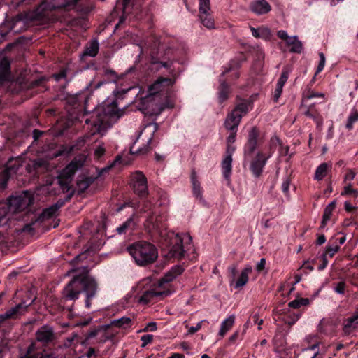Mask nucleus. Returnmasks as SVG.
Wrapping results in <instances>:
<instances>
[{"instance_id":"f257e3e1","label":"nucleus","mask_w":358,"mask_h":358,"mask_svg":"<svg viewBox=\"0 0 358 358\" xmlns=\"http://www.w3.org/2000/svg\"><path fill=\"white\" fill-rule=\"evenodd\" d=\"M33 194L23 191L12 195L6 201H0V228L7 229L17 220H24L25 210L33 203Z\"/></svg>"},{"instance_id":"f03ea898","label":"nucleus","mask_w":358,"mask_h":358,"mask_svg":"<svg viewBox=\"0 0 358 358\" xmlns=\"http://www.w3.org/2000/svg\"><path fill=\"white\" fill-rule=\"evenodd\" d=\"M174 83L175 80L170 78H157L148 87V94L140 98L138 109L144 113H149L150 109L153 110V106H156L159 110L173 107L168 102V98L170 89Z\"/></svg>"},{"instance_id":"7ed1b4c3","label":"nucleus","mask_w":358,"mask_h":358,"mask_svg":"<svg viewBox=\"0 0 358 358\" xmlns=\"http://www.w3.org/2000/svg\"><path fill=\"white\" fill-rule=\"evenodd\" d=\"M88 269L83 268V272L76 274L73 279L65 286L62 291L61 303L64 306L68 301H75L78 299L81 292L86 294L85 306L90 308V300L96 295L97 284L94 278L89 276Z\"/></svg>"},{"instance_id":"20e7f679","label":"nucleus","mask_w":358,"mask_h":358,"mask_svg":"<svg viewBox=\"0 0 358 358\" xmlns=\"http://www.w3.org/2000/svg\"><path fill=\"white\" fill-rule=\"evenodd\" d=\"M141 54H149L152 65H156V69L165 68L171 69L173 64V52L171 48L164 50L160 45L159 38L152 36L148 38L143 45L139 46Z\"/></svg>"},{"instance_id":"39448f33","label":"nucleus","mask_w":358,"mask_h":358,"mask_svg":"<svg viewBox=\"0 0 358 358\" xmlns=\"http://www.w3.org/2000/svg\"><path fill=\"white\" fill-rule=\"evenodd\" d=\"M183 271L184 268L181 266L177 265L172 267L171 269L159 280L157 287H150L143 292V294L140 296L139 301L142 303H147L155 297L169 296L171 292L164 285L171 282Z\"/></svg>"},{"instance_id":"423d86ee","label":"nucleus","mask_w":358,"mask_h":358,"mask_svg":"<svg viewBox=\"0 0 358 358\" xmlns=\"http://www.w3.org/2000/svg\"><path fill=\"white\" fill-rule=\"evenodd\" d=\"M79 0H43L35 9L33 17L37 20L50 21L53 20L52 11L60 8L67 10L73 8Z\"/></svg>"},{"instance_id":"0eeeda50","label":"nucleus","mask_w":358,"mask_h":358,"mask_svg":"<svg viewBox=\"0 0 358 358\" xmlns=\"http://www.w3.org/2000/svg\"><path fill=\"white\" fill-rule=\"evenodd\" d=\"M129 254L139 266H146L153 263L157 258V251L154 245L141 241L128 248Z\"/></svg>"},{"instance_id":"6e6552de","label":"nucleus","mask_w":358,"mask_h":358,"mask_svg":"<svg viewBox=\"0 0 358 358\" xmlns=\"http://www.w3.org/2000/svg\"><path fill=\"white\" fill-rule=\"evenodd\" d=\"M192 238L187 234L176 235L172 240V246L170 249L171 257L180 259L185 257V253L192 248L190 244Z\"/></svg>"},{"instance_id":"1a4fd4ad","label":"nucleus","mask_w":358,"mask_h":358,"mask_svg":"<svg viewBox=\"0 0 358 358\" xmlns=\"http://www.w3.org/2000/svg\"><path fill=\"white\" fill-rule=\"evenodd\" d=\"M22 164V159L18 157L9 159L6 167L0 168V188L4 189L6 187L8 178L17 172Z\"/></svg>"},{"instance_id":"9d476101","label":"nucleus","mask_w":358,"mask_h":358,"mask_svg":"<svg viewBox=\"0 0 358 358\" xmlns=\"http://www.w3.org/2000/svg\"><path fill=\"white\" fill-rule=\"evenodd\" d=\"M271 155V152L265 153L262 151H258L250 161V169L255 177H259L262 174L267 160Z\"/></svg>"},{"instance_id":"9b49d317","label":"nucleus","mask_w":358,"mask_h":358,"mask_svg":"<svg viewBox=\"0 0 358 358\" xmlns=\"http://www.w3.org/2000/svg\"><path fill=\"white\" fill-rule=\"evenodd\" d=\"M141 210L144 213L150 212L146 217V224L148 227L157 230L164 227V225L162 224V217L154 215L152 209V204L150 202L145 201Z\"/></svg>"},{"instance_id":"f8f14e48","label":"nucleus","mask_w":358,"mask_h":358,"mask_svg":"<svg viewBox=\"0 0 358 358\" xmlns=\"http://www.w3.org/2000/svg\"><path fill=\"white\" fill-rule=\"evenodd\" d=\"M57 210L55 208V207L52 205L50 207L44 209L42 213H41L38 215H34V217L31 218V222L29 224H26L23 226L22 230L23 231H31L33 230L32 225H34L36 222H42L45 220L50 219L54 217Z\"/></svg>"},{"instance_id":"ddd939ff","label":"nucleus","mask_w":358,"mask_h":358,"mask_svg":"<svg viewBox=\"0 0 358 358\" xmlns=\"http://www.w3.org/2000/svg\"><path fill=\"white\" fill-rule=\"evenodd\" d=\"M277 36L282 40L285 41L287 46L291 47L289 51L293 53H301L303 50V44L299 40L296 36H290L285 30H280L277 33Z\"/></svg>"},{"instance_id":"4468645a","label":"nucleus","mask_w":358,"mask_h":358,"mask_svg":"<svg viewBox=\"0 0 358 358\" xmlns=\"http://www.w3.org/2000/svg\"><path fill=\"white\" fill-rule=\"evenodd\" d=\"M133 188L135 193L140 196H144L148 193L147 179L144 174L139 171L132 175Z\"/></svg>"},{"instance_id":"2eb2a0df","label":"nucleus","mask_w":358,"mask_h":358,"mask_svg":"<svg viewBox=\"0 0 358 358\" xmlns=\"http://www.w3.org/2000/svg\"><path fill=\"white\" fill-rule=\"evenodd\" d=\"M259 131L256 127H252L248 134V141L244 147V159L249 160L257 146Z\"/></svg>"},{"instance_id":"dca6fc26","label":"nucleus","mask_w":358,"mask_h":358,"mask_svg":"<svg viewBox=\"0 0 358 358\" xmlns=\"http://www.w3.org/2000/svg\"><path fill=\"white\" fill-rule=\"evenodd\" d=\"M34 300L35 298L31 299L29 303L27 301H23L19 304L16 305L15 307H13L7 310L5 313L0 314V323L4 322L7 319L13 318L15 315L24 312L27 308L33 303Z\"/></svg>"},{"instance_id":"f3484780","label":"nucleus","mask_w":358,"mask_h":358,"mask_svg":"<svg viewBox=\"0 0 358 358\" xmlns=\"http://www.w3.org/2000/svg\"><path fill=\"white\" fill-rule=\"evenodd\" d=\"M36 340L43 344L51 343L56 338L53 328L48 325L40 327L36 331Z\"/></svg>"},{"instance_id":"a211bd4d","label":"nucleus","mask_w":358,"mask_h":358,"mask_svg":"<svg viewBox=\"0 0 358 358\" xmlns=\"http://www.w3.org/2000/svg\"><path fill=\"white\" fill-rule=\"evenodd\" d=\"M28 18L26 15L20 13L12 18L8 23L9 29L13 33H21L26 30Z\"/></svg>"},{"instance_id":"6ab92c4d","label":"nucleus","mask_w":358,"mask_h":358,"mask_svg":"<svg viewBox=\"0 0 358 358\" xmlns=\"http://www.w3.org/2000/svg\"><path fill=\"white\" fill-rule=\"evenodd\" d=\"M158 126L156 123H149L148 124L144 129L141 131V133L144 132L145 130H150V136L147 141V145L143 148H140L136 150H134V146H131L129 150V152L132 155H143L146 153L149 150V144L150 143L154 133L157 130Z\"/></svg>"},{"instance_id":"aec40b11","label":"nucleus","mask_w":358,"mask_h":358,"mask_svg":"<svg viewBox=\"0 0 358 358\" xmlns=\"http://www.w3.org/2000/svg\"><path fill=\"white\" fill-rule=\"evenodd\" d=\"M83 162L82 158L74 159L62 171L59 176L72 180L76 171L82 167Z\"/></svg>"},{"instance_id":"412c9836","label":"nucleus","mask_w":358,"mask_h":358,"mask_svg":"<svg viewBox=\"0 0 358 358\" xmlns=\"http://www.w3.org/2000/svg\"><path fill=\"white\" fill-rule=\"evenodd\" d=\"M250 9L257 15H264L271 11V6L266 0H255L250 4Z\"/></svg>"},{"instance_id":"4be33fe9","label":"nucleus","mask_w":358,"mask_h":358,"mask_svg":"<svg viewBox=\"0 0 358 358\" xmlns=\"http://www.w3.org/2000/svg\"><path fill=\"white\" fill-rule=\"evenodd\" d=\"M99 50V43L96 39L90 41L85 46V50L80 54V59H84L86 57H95Z\"/></svg>"},{"instance_id":"5701e85b","label":"nucleus","mask_w":358,"mask_h":358,"mask_svg":"<svg viewBox=\"0 0 358 358\" xmlns=\"http://www.w3.org/2000/svg\"><path fill=\"white\" fill-rule=\"evenodd\" d=\"M103 76L105 77V79L103 80H101L96 83L94 86L93 87L94 89H98L103 85L107 83H113L116 82L118 79V76L116 73V72L112 69H105L103 70ZM90 86L92 87V83H90Z\"/></svg>"},{"instance_id":"b1692460","label":"nucleus","mask_w":358,"mask_h":358,"mask_svg":"<svg viewBox=\"0 0 358 358\" xmlns=\"http://www.w3.org/2000/svg\"><path fill=\"white\" fill-rule=\"evenodd\" d=\"M241 117L240 115H236V113L231 111L229 113L224 122V126L227 130L237 131V127L241 122Z\"/></svg>"},{"instance_id":"393cba45","label":"nucleus","mask_w":358,"mask_h":358,"mask_svg":"<svg viewBox=\"0 0 358 358\" xmlns=\"http://www.w3.org/2000/svg\"><path fill=\"white\" fill-rule=\"evenodd\" d=\"M103 112L105 116L117 118H120L124 113L122 110L117 108L116 101H113L110 104L104 106L103 108Z\"/></svg>"},{"instance_id":"a878e982","label":"nucleus","mask_w":358,"mask_h":358,"mask_svg":"<svg viewBox=\"0 0 358 358\" xmlns=\"http://www.w3.org/2000/svg\"><path fill=\"white\" fill-rule=\"evenodd\" d=\"M191 183L193 195L199 201H203L202 188L201 187L200 182L197 179L196 173L194 170L191 173Z\"/></svg>"},{"instance_id":"bb28decb","label":"nucleus","mask_w":358,"mask_h":358,"mask_svg":"<svg viewBox=\"0 0 358 358\" xmlns=\"http://www.w3.org/2000/svg\"><path fill=\"white\" fill-rule=\"evenodd\" d=\"M231 163L232 157H231L230 151H228V155H225L222 162V169L224 178L229 180L231 173Z\"/></svg>"},{"instance_id":"cd10ccee","label":"nucleus","mask_w":358,"mask_h":358,"mask_svg":"<svg viewBox=\"0 0 358 358\" xmlns=\"http://www.w3.org/2000/svg\"><path fill=\"white\" fill-rule=\"evenodd\" d=\"M252 35L257 38H263L265 40L269 39L271 36V31L270 29L266 27H260L259 28H254L250 27Z\"/></svg>"},{"instance_id":"c85d7f7f","label":"nucleus","mask_w":358,"mask_h":358,"mask_svg":"<svg viewBox=\"0 0 358 358\" xmlns=\"http://www.w3.org/2000/svg\"><path fill=\"white\" fill-rule=\"evenodd\" d=\"M130 3V0H117L115 6V10H122V15L120 17L119 23L116 25V28L119 24L123 23L125 21L127 15L128 13L127 9Z\"/></svg>"},{"instance_id":"c756f323","label":"nucleus","mask_w":358,"mask_h":358,"mask_svg":"<svg viewBox=\"0 0 358 358\" xmlns=\"http://www.w3.org/2000/svg\"><path fill=\"white\" fill-rule=\"evenodd\" d=\"M252 267L247 266L241 273L239 277L235 282L234 287L239 288L244 286L248 281V275L252 272Z\"/></svg>"},{"instance_id":"7c9ffc66","label":"nucleus","mask_w":358,"mask_h":358,"mask_svg":"<svg viewBox=\"0 0 358 358\" xmlns=\"http://www.w3.org/2000/svg\"><path fill=\"white\" fill-rule=\"evenodd\" d=\"M96 178L94 177H81L77 181V190L79 194L83 193L91 184H92Z\"/></svg>"},{"instance_id":"2f4dec72","label":"nucleus","mask_w":358,"mask_h":358,"mask_svg":"<svg viewBox=\"0 0 358 358\" xmlns=\"http://www.w3.org/2000/svg\"><path fill=\"white\" fill-rule=\"evenodd\" d=\"M199 17L204 27L209 29L215 28V22L210 11H206L205 13H199Z\"/></svg>"},{"instance_id":"473e14b6","label":"nucleus","mask_w":358,"mask_h":358,"mask_svg":"<svg viewBox=\"0 0 358 358\" xmlns=\"http://www.w3.org/2000/svg\"><path fill=\"white\" fill-rule=\"evenodd\" d=\"M235 321V316L231 315L226 318L220 325L219 336L223 337L228 331L233 327Z\"/></svg>"},{"instance_id":"72a5a7b5","label":"nucleus","mask_w":358,"mask_h":358,"mask_svg":"<svg viewBox=\"0 0 358 358\" xmlns=\"http://www.w3.org/2000/svg\"><path fill=\"white\" fill-rule=\"evenodd\" d=\"M331 165L328 163H322L315 170L314 178L317 180H322L327 175Z\"/></svg>"},{"instance_id":"f704fd0d","label":"nucleus","mask_w":358,"mask_h":358,"mask_svg":"<svg viewBox=\"0 0 358 358\" xmlns=\"http://www.w3.org/2000/svg\"><path fill=\"white\" fill-rule=\"evenodd\" d=\"M220 85L219 87V92H218V99L220 103H222L224 101H226L228 99V95L229 93V88L227 84L225 83L224 80H222L220 78Z\"/></svg>"},{"instance_id":"c9c22d12","label":"nucleus","mask_w":358,"mask_h":358,"mask_svg":"<svg viewBox=\"0 0 358 358\" xmlns=\"http://www.w3.org/2000/svg\"><path fill=\"white\" fill-rule=\"evenodd\" d=\"M136 224L132 217L129 218L124 223H122L120 227L116 229L117 232L119 234H122L127 233L128 231H131L134 229Z\"/></svg>"},{"instance_id":"e433bc0d","label":"nucleus","mask_w":358,"mask_h":358,"mask_svg":"<svg viewBox=\"0 0 358 358\" xmlns=\"http://www.w3.org/2000/svg\"><path fill=\"white\" fill-rule=\"evenodd\" d=\"M132 320L127 316L114 320L111 322V325L121 329H127L131 326Z\"/></svg>"},{"instance_id":"4c0bfd02","label":"nucleus","mask_w":358,"mask_h":358,"mask_svg":"<svg viewBox=\"0 0 358 358\" xmlns=\"http://www.w3.org/2000/svg\"><path fill=\"white\" fill-rule=\"evenodd\" d=\"M335 207H336L335 201H332L327 206V207L324 209L320 228H324L326 226L327 222L330 219L331 214H332V211L334 210Z\"/></svg>"},{"instance_id":"58836bf2","label":"nucleus","mask_w":358,"mask_h":358,"mask_svg":"<svg viewBox=\"0 0 358 358\" xmlns=\"http://www.w3.org/2000/svg\"><path fill=\"white\" fill-rule=\"evenodd\" d=\"M10 70V62L6 58L0 62V80H7Z\"/></svg>"},{"instance_id":"ea45409f","label":"nucleus","mask_w":358,"mask_h":358,"mask_svg":"<svg viewBox=\"0 0 358 358\" xmlns=\"http://www.w3.org/2000/svg\"><path fill=\"white\" fill-rule=\"evenodd\" d=\"M356 328L353 315L344 321L343 330L345 334H350Z\"/></svg>"},{"instance_id":"a19ab883","label":"nucleus","mask_w":358,"mask_h":358,"mask_svg":"<svg viewBox=\"0 0 358 358\" xmlns=\"http://www.w3.org/2000/svg\"><path fill=\"white\" fill-rule=\"evenodd\" d=\"M72 180L59 176L58 184L63 192H68L71 188Z\"/></svg>"},{"instance_id":"79ce46f5","label":"nucleus","mask_w":358,"mask_h":358,"mask_svg":"<svg viewBox=\"0 0 358 358\" xmlns=\"http://www.w3.org/2000/svg\"><path fill=\"white\" fill-rule=\"evenodd\" d=\"M249 103L246 101H242L236 106V107L232 110L233 113H236V115H240L241 117L245 115L248 111Z\"/></svg>"},{"instance_id":"37998d69","label":"nucleus","mask_w":358,"mask_h":358,"mask_svg":"<svg viewBox=\"0 0 358 358\" xmlns=\"http://www.w3.org/2000/svg\"><path fill=\"white\" fill-rule=\"evenodd\" d=\"M292 71V68L290 66H285L282 69L281 76L280 78L278 80L277 85L280 87H284L285 84L286 83L289 75Z\"/></svg>"},{"instance_id":"c03bdc74","label":"nucleus","mask_w":358,"mask_h":358,"mask_svg":"<svg viewBox=\"0 0 358 358\" xmlns=\"http://www.w3.org/2000/svg\"><path fill=\"white\" fill-rule=\"evenodd\" d=\"M358 122V111L355 110H352L349 115L345 125L348 130H351L353 128V125L355 122Z\"/></svg>"},{"instance_id":"a18cd8bd","label":"nucleus","mask_w":358,"mask_h":358,"mask_svg":"<svg viewBox=\"0 0 358 358\" xmlns=\"http://www.w3.org/2000/svg\"><path fill=\"white\" fill-rule=\"evenodd\" d=\"M309 303L308 299L301 298L299 299H295L289 303V306L290 308L297 309L299 308L302 306H306Z\"/></svg>"},{"instance_id":"49530a36","label":"nucleus","mask_w":358,"mask_h":358,"mask_svg":"<svg viewBox=\"0 0 358 358\" xmlns=\"http://www.w3.org/2000/svg\"><path fill=\"white\" fill-rule=\"evenodd\" d=\"M342 196H352L354 197L358 196V190L353 189L350 183L348 184L341 192Z\"/></svg>"},{"instance_id":"de8ad7c7","label":"nucleus","mask_w":358,"mask_h":358,"mask_svg":"<svg viewBox=\"0 0 358 358\" xmlns=\"http://www.w3.org/2000/svg\"><path fill=\"white\" fill-rule=\"evenodd\" d=\"M109 327L110 325H103L99 327L97 329H95L88 333L87 338H92L99 335L100 333L105 332Z\"/></svg>"},{"instance_id":"09e8293b","label":"nucleus","mask_w":358,"mask_h":358,"mask_svg":"<svg viewBox=\"0 0 358 358\" xmlns=\"http://www.w3.org/2000/svg\"><path fill=\"white\" fill-rule=\"evenodd\" d=\"M199 11L200 13H205L206 11H210V0H199Z\"/></svg>"},{"instance_id":"8fccbe9b","label":"nucleus","mask_w":358,"mask_h":358,"mask_svg":"<svg viewBox=\"0 0 358 358\" xmlns=\"http://www.w3.org/2000/svg\"><path fill=\"white\" fill-rule=\"evenodd\" d=\"M73 194V191L71 192L68 195H66V199L64 200H62V199H59L55 204H53L52 206L55 207V208L58 211V210L62 207L64 203L66 202V201H69L72 196Z\"/></svg>"},{"instance_id":"3c124183","label":"nucleus","mask_w":358,"mask_h":358,"mask_svg":"<svg viewBox=\"0 0 358 358\" xmlns=\"http://www.w3.org/2000/svg\"><path fill=\"white\" fill-rule=\"evenodd\" d=\"M319 57H320V62L318 64L315 75H317V73H319L324 69V67L325 65V62H326L325 56L323 52H320Z\"/></svg>"},{"instance_id":"603ef678","label":"nucleus","mask_w":358,"mask_h":358,"mask_svg":"<svg viewBox=\"0 0 358 358\" xmlns=\"http://www.w3.org/2000/svg\"><path fill=\"white\" fill-rule=\"evenodd\" d=\"M340 247L338 245H331L327 247V253L332 257L336 252H338Z\"/></svg>"},{"instance_id":"864d4df0","label":"nucleus","mask_w":358,"mask_h":358,"mask_svg":"<svg viewBox=\"0 0 358 358\" xmlns=\"http://www.w3.org/2000/svg\"><path fill=\"white\" fill-rule=\"evenodd\" d=\"M66 77V69H62L59 73H55L52 75V78L56 81H59L62 79H65Z\"/></svg>"},{"instance_id":"5fc2aeb1","label":"nucleus","mask_w":358,"mask_h":358,"mask_svg":"<svg viewBox=\"0 0 358 358\" xmlns=\"http://www.w3.org/2000/svg\"><path fill=\"white\" fill-rule=\"evenodd\" d=\"M153 336L151 334H145L141 336L142 341V347H145L148 344L150 343L152 341Z\"/></svg>"},{"instance_id":"6e6d98bb","label":"nucleus","mask_w":358,"mask_h":358,"mask_svg":"<svg viewBox=\"0 0 358 358\" xmlns=\"http://www.w3.org/2000/svg\"><path fill=\"white\" fill-rule=\"evenodd\" d=\"M345 283L343 281L339 282L334 288V291L340 294H343L345 292Z\"/></svg>"},{"instance_id":"4d7b16f0","label":"nucleus","mask_w":358,"mask_h":358,"mask_svg":"<svg viewBox=\"0 0 358 358\" xmlns=\"http://www.w3.org/2000/svg\"><path fill=\"white\" fill-rule=\"evenodd\" d=\"M283 87H280L278 85H276V88L275 90L274 94H273V101L275 102H277L282 92Z\"/></svg>"},{"instance_id":"13d9d810","label":"nucleus","mask_w":358,"mask_h":358,"mask_svg":"<svg viewBox=\"0 0 358 358\" xmlns=\"http://www.w3.org/2000/svg\"><path fill=\"white\" fill-rule=\"evenodd\" d=\"M229 271L230 272V274H231V282H234L235 281V278H236V273H237V266L236 265H232L231 266H230L229 268Z\"/></svg>"},{"instance_id":"bf43d9fd","label":"nucleus","mask_w":358,"mask_h":358,"mask_svg":"<svg viewBox=\"0 0 358 358\" xmlns=\"http://www.w3.org/2000/svg\"><path fill=\"white\" fill-rule=\"evenodd\" d=\"M289 185L290 181L288 178H286L282 184V190L286 195L289 193Z\"/></svg>"},{"instance_id":"052dcab7","label":"nucleus","mask_w":358,"mask_h":358,"mask_svg":"<svg viewBox=\"0 0 358 358\" xmlns=\"http://www.w3.org/2000/svg\"><path fill=\"white\" fill-rule=\"evenodd\" d=\"M157 330V324L156 322H149L146 327L142 330L143 331H155Z\"/></svg>"},{"instance_id":"680f3d73","label":"nucleus","mask_w":358,"mask_h":358,"mask_svg":"<svg viewBox=\"0 0 358 358\" xmlns=\"http://www.w3.org/2000/svg\"><path fill=\"white\" fill-rule=\"evenodd\" d=\"M202 323H203V321H201V322H198L195 327H189L188 333L189 334H193L195 332H196L197 331H199L201 328Z\"/></svg>"},{"instance_id":"e2e57ef3","label":"nucleus","mask_w":358,"mask_h":358,"mask_svg":"<svg viewBox=\"0 0 358 358\" xmlns=\"http://www.w3.org/2000/svg\"><path fill=\"white\" fill-rule=\"evenodd\" d=\"M231 133L227 138V145H231L236 140V131H230Z\"/></svg>"},{"instance_id":"0e129e2a","label":"nucleus","mask_w":358,"mask_h":358,"mask_svg":"<svg viewBox=\"0 0 358 358\" xmlns=\"http://www.w3.org/2000/svg\"><path fill=\"white\" fill-rule=\"evenodd\" d=\"M355 173L352 169L348 170L345 176L344 182H346L348 180H352L355 178Z\"/></svg>"},{"instance_id":"69168bd1","label":"nucleus","mask_w":358,"mask_h":358,"mask_svg":"<svg viewBox=\"0 0 358 358\" xmlns=\"http://www.w3.org/2000/svg\"><path fill=\"white\" fill-rule=\"evenodd\" d=\"M266 265V260L264 258H262L260 261L257 264L256 269L258 272H261L264 270Z\"/></svg>"},{"instance_id":"338daca9","label":"nucleus","mask_w":358,"mask_h":358,"mask_svg":"<svg viewBox=\"0 0 358 358\" xmlns=\"http://www.w3.org/2000/svg\"><path fill=\"white\" fill-rule=\"evenodd\" d=\"M322 263L318 266L319 271H322V270L324 269L328 264V261L327 259V254L322 255Z\"/></svg>"},{"instance_id":"774afa93","label":"nucleus","mask_w":358,"mask_h":358,"mask_svg":"<svg viewBox=\"0 0 358 358\" xmlns=\"http://www.w3.org/2000/svg\"><path fill=\"white\" fill-rule=\"evenodd\" d=\"M20 358H43V355L40 353L31 354L30 352H27Z\"/></svg>"}]
</instances>
